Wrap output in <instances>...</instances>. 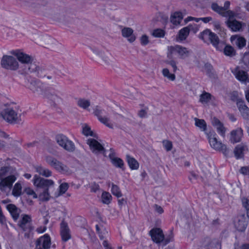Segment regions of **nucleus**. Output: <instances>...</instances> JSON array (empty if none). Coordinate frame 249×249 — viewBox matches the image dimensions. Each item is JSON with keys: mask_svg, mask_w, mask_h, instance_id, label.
Returning <instances> with one entry per match:
<instances>
[{"mask_svg": "<svg viewBox=\"0 0 249 249\" xmlns=\"http://www.w3.org/2000/svg\"><path fill=\"white\" fill-rule=\"evenodd\" d=\"M18 176L16 171L11 167H2L0 170V190L7 193V189H11Z\"/></svg>", "mask_w": 249, "mask_h": 249, "instance_id": "nucleus-1", "label": "nucleus"}, {"mask_svg": "<svg viewBox=\"0 0 249 249\" xmlns=\"http://www.w3.org/2000/svg\"><path fill=\"white\" fill-rule=\"evenodd\" d=\"M34 185L37 188L44 189L43 191L39 193L38 198L42 201H48L51 198L49 189L54 186V182L52 179H45L36 175L33 179Z\"/></svg>", "mask_w": 249, "mask_h": 249, "instance_id": "nucleus-2", "label": "nucleus"}, {"mask_svg": "<svg viewBox=\"0 0 249 249\" xmlns=\"http://www.w3.org/2000/svg\"><path fill=\"white\" fill-rule=\"evenodd\" d=\"M93 113L101 123L109 128H113L116 124L112 114L109 112L108 110L104 109L99 106L94 107Z\"/></svg>", "mask_w": 249, "mask_h": 249, "instance_id": "nucleus-3", "label": "nucleus"}, {"mask_svg": "<svg viewBox=\"0 0 249 249\" xmlns=\"http://www.w3.org/2000/svg\"><path fill=\"white\" fill-rule=\"evenodd\" d=\"M198 37L205 43H211L217 50L221 51V49L218 47L219 43L218 37L210 30L208 29L204 30L199 33Z\"/></svg>", "mask_w": 249, "mask_h": 249, "instance_id": "nucleus-4", "label": "nucleus"}, {"mask_svg": "<svg viewBox=\"0 0 249 249\" xmlns=\"http://www.w3.org/2000/svg\"><path fill=\"white\" fill-rule=\"evenodd\" d=\"M234 15L232 17H226L228 19L225 21V24L227 27L232 32H238L243 31L246 27L245 23L239 21L235 19V18H239V14L236 11H233Z\"/></svg>", "mask_w": 249, "mask_h": 249, "instance_id": "nucleus-5", "label": "nucleus"}, {"mask_svg": "<svg viewBox=\"0 0 249 249\" xmlns=\"http://www.w3.org/2000/svg\"><path fill=\"white\" fill-rule=\"evenodd\" d=\"M209 144L212 148L216 151H223L226 150V145L221 141L217 139L216 133L214 132L206 133Z\"/></svg>", "mask_w": 249, "mask_h": 249, "instance_id": "nucleus-6", "label": "nucleus"}, {"mask_svg": "<svg viewBox=\"0 0 249 249\" xmlns=\"http://www.w3.org/2000/svg\"><path fill=\"white\" fill-rule=\"evenodd\" d=\"M168 56L169 55L176 54L178 58L181 59H185L188 57L191 52L187 48L178 45L168 47Z\"/></svg>", "mask_w": 249, "mask_h": 249, "instance_id": "nucleus-7", "label": "nucleus"}, {"mask_svg": "<svg viewBox=\"0 0 249 249\" xmlns=\"http://www.w3.org/2000/svg\"><path fill=\"white\" fill-rule=\"evenodd\" d=\"M55 140L58 144L66 150L72 152L75 150V144L66 136L58 134L55 136Z\"/></svg>", "mask_w": 249, "mask_h": 249, "instance_id": "nucleus-8", "label": "nucleus"}, {"mask_svg": "<svg viewBox=\"0 0 249 249\" xmlns=\"http://www.w3.org/2000/svg\"><path fill=\"white\" fill-rule=\"evenodd\" d=\"M2 68L11 70H17L19 68V64L16 59L10 55H4L1 60Z\"/></svg>", "mask_w": 249, "mask_h": 249, "instance_id": "nucleus-9", "label": "nucleus"}, {"mask_svg": "<svg viewBox=\"0 0 249 249\" xmlns=\"http://www.w3.org/2000/svg\"><path fill=\"white\" fill-rule=\"evenodd\" d=\"M8 122L13 123L19 120V116L18 113L11 107L4 109L1 113L0 117Z\"/></svg>", "mask_w": 249, "mask_h": 249, "instance_id": "nucleus-10", "label": "nucleus"}, {"mask_svg": "<svg viewBox=\"0 0 249 249\" xmlns=\"http://www.w3.org/2000/svg\"><path fill=\"white\" fill-rule=\"evenodd\" d=\"M150 234L152 240L157 243L163 241L164 244L166 245L170 242L172 239V237H170L169 239L166 238L164 239L162 231L160 228L153 229L150 231Z\"/></svg>", "mask_w": 249, "mask_h": 249, "instance_id": "nucleus-11", "label": "nucleus"}, {"mask_svg": "<svg viewBox=\"0 0 249 249\" xmlns=\"http://www.w3.org/2000/svg\"><path fill=\"white\" fill-rule=\"evenodd\" d=\"M11 53L16 56L17 59L22 64H29L31 63L33 61L32 57L30 55L19 50L13 51Z\"/></svg>", "mask_w": 249, "mask_h": 249, "instance_id": "nucleus-12", "label": "nucleus"}, {"mask_svg": "<svg viewBox=\"0 0 249 249\" xmlns=\"http://www.w3.org/2000/svg\"><path fill=\"white\" fill-rule=\"evenodd\" d=\"M51 244V238L48 234L41 236L36 241V249H49Z\"/></svg>", "mask_w": 249, "mask_h": 249, "instance_id": "nucleus-13", "label": "nucleus"}, {"mask_svg": "<svg viewBox=\"0 0 249 249\" xmlns=\"http://www.w3.org/2000/svg\"><path fill=\"white\" fill-rule=\"evenodd\" d=\"M45 160L49 165L58 171H64L66 169V166L64 164L51 156H46Z\"/></svg>", "mask_w": 249, "mask_h": 249, "instance_id": "nucleus-14", "label": "nucleus"}, {"mask_svg": "<svg viewBox=\"0 0 249 249\" xmlns=\"http://www.w3.org/2000/svg\"><path fill=\"white\" fill-rule=\"evenodd\" d=\"M87 143L92 152L95 153H104L103 146L98 141L90 138L87 140Z\"/></svg>", "mask_w": 249, "mask_h": 249, "instance_id": "nucleus-15", "label": "nucleus"}, {"mask_svg": "<svg viewBox=\"0 0 249 249\" xmlns=\"http://www.w3.org/2000/svg\"><path fill=\"white\" fill-rule=\"evenodd\" d=\"M231 43L236 46L239 49H242L246 45V39L239 35H232L230 37Z\"/></svg>", "mask_w": 249, "mask_h": 249, "instance_id": "nucleus-16", "label": "nucleus"}, {"mask_svg": "<svg viewBox=\"0 0 249 249\" xmlns=\"http://www.w3.org/2000/svg\"><path fill=\"white\" fill-rule=\"evenodd\" d=\"M60 235L63 241H67L71 238V231L68 223L62 221L60 224Z\"/></svg>", "mask_w": 249, "mask_h": 249, "instance_id": "nucleus-17", "label": "nucleus"}, {"mask_svg": "<svg viewBox=\"0 0 249 249\" xmlns=\"http://www.w3.org/2000/svg\"><path fill=\"white\" fill-rule=\"evenodd\" d=\"M236 105L243 118L249 120V108L245 105V102L241 99H238Z\"/></svg>", "mask_w": 249, "mask_h": 249, "instance_id": "nucleus-18", "label": "nucleus"}, {"mask_svg": "<svg viewBox=\"0 0 249 249\" xmlns=\"http://www.w3.org/2000/svg\"><path fill=\"white\" fill-rule=\"evenodd\" d=\"M93 52L100 57L107 65H110L113 62L111 54L108 52L94 49Z\"/></svg>", "mask_w": 249, "mask_h": 249, "instance_id": "nucleus-19", "label": "nucleus"}, {"mask_svg": "<svg viewBox=\"0 0 249 249\" xmlns=\"http://www.w3.org/2000/svg\"><path fill=\"white\" fill-rule=\"evenodd\" d=\"M211 8L213 11L217 13L223 17H231L234 15L233 11L228 10L227 11H223L222 7L219 6L216 3H213L211 5Z\"/></svg>", "mask_w": 249, "mask_h": 249, "instance_id": "nucleus-20", "label": "nucleus"}, {"mask_svg": "<svg viewBox=\"0 0 249 249\" xmlns=\"http://www.w3.org/2000/svg\"><path fill=\"white\" fill-rule=\"evenodd\" d=\"M213 126L216 129L218 133L221 136L224 137L226 132V128L224 127L222 123L218 119L213 118L212 121Z\"/></svg>", "mask_w": 249, "mask_h": 249, "instance_id": "nucleus-21", "label": "nucleus"}, {"mask_svg": "<svg viewBox=\"0 0 249 249\" xmlns=\"http://www.w3.org/2000/svg\"><path fill=\"white\" fill-rule=\"evenodd\" d=\"M233 73L237 79L240 82L244 83H249V75L246 71L236 68Z\"/></svg>", "mask_w": 249, "mask_h": 249, "instance_id": "nucleus-22", "label": "nucleus"}, {"mask_svg": "<svg viewBox=\"0 0 249 249\" xmlns=\"http://www.w3.org/2000/svg\"><path fill=\"white\" fill-rule=\"evenodd\" d=\"M31 221V217L30 215L27 214L21 215V219L18 222V226L23 230L26 231L30 230V222Z\"/></svg>", "mask_w": 249, "mask_h": 249, "instance_id": "nucleus-23", "label": "nucleus"}, {"mask_svg": "<svg viewBox=\"0 0 249 249\" xmlns=\"http://www.w3.org/2000/svg\"><path fill=\"white\" fill-rule=\"evenodd\" d=\"M243 130L237 128L231 132L230 141L233 143L239 142L243 137Z\"/></svg>", "mask_w": 249, "mask_h": 249, "instance_id": "nucleus-24", "label": "nucleus"}, {"mask_svg": "<svg viewBox=\"0 0 249 249\" xmlns=\"http://www.w3.org/2000/svg\"><path fill=\"white\" fill-rule=\"evenodd\" d=\"M234 225L236 229L239 231H243L247 226V222L244 215L240 216L234 222Z\"/></svg>", "mask_w": 249, "mask_h": 249, "instance_id": "nucleus-25", "label": "nucleus"}, {"mask_svg": "<svg viewBox=\"0 0 249 249\" xmlns=\"http://www.w3.org/2000/svg\"><path fill=\"white\" fill-rule=\"evenodd\" d=\"M183 18V14L179 11L173 13L170 16L171 22L175 26L179 25Z\"/></svg>", "mask_w": 249, "mask_h": 249, "instance_id": "nucleus-26", "label": "nucleus"}, {"mask_svg": "<svg viewBox=\"0 0 249 249\" xmlns=\"http://www.w3.org/2000/svg\"><path fill=\"white\" fill-rule=\"evenodd\" d=\"M122 34L123 37L126 38L127 40L132 43L136 39V37L133 34V30L128 27L124 28L122 30Z\"/></svg>", "mask_w": 249, "mask_h": 249, "instance_id": "nucleus-27", "label": "nucleus"}, {"mask_svg": "<svg viewBox=\"0 0 249 249\" xmlns=\"http://www.w3.org/2000/svg\"><path fill=\"white\" fill-rule=\"evenodd\" d=\"M247 150V146L244 143H241L237 145L234 150V153L236 158L238 159L242 158L244 152Z\"/></svg>", "mask_w": 249, "mask_h": 249, "instance_id": "nucleus-28", "label": "nucleus"}, {"mask_svg": "<svg viewBox=\"0 0 249 249\" xmlns=\"http://www.w3.org/2000/svg\"><path fill=\"white\" fill-rule=\"evenodd\" d=\"M7 209L10 213L12 217L14 219V220H17L19 215L20 213V210L18 209L15 205L14 204H8L7 207Z\"/></svg>", "mask_w": 249, "mask_h": 249, "instance_id": "nucleus-29", "label": "nucleus"}, {"mask_svg": "<svg viewBox=\"0 0 249 249\" xmlns=\"http://www.w3.org/2000/svg\"><path fill=\"white\" fill-rule=\"evenodd\" d=\"M28 87L34 92L39 93L42 90V84L38 81H32L28 85Z\"/></svg>", "mask_w": 249, "mask_h": 249, "instance_id": "nucleus-30", "label": "nucleus"}, {"mask_svg": "<svg viewBox=\"0 0 249 249\" xmlns=\"http://www.w3.org/2000/svg\"><path fill=\"white\" fill-rule=\"evenodd\" d=\"M96 229L101 239H103L108 236V232L102 223L97 224Z\"/></svg>", "mask_w": 249, "mask_h": 249, "instance_id": "nucleus-31", "label": "nucleus"}, {"mask_svg": "<svg viewBox=\"0 0 249 249\" xmlns=\"http://www.w3.org/2000/svg\"><path fill=\"white\" fill-rule=\"evenodd\" d=\"M22 191V183L20 181H18L13 187L12 194L15 197H18L21 195Z\"/></svg>", "mask_w": 249, "mask_h": 249, "instance_id": "nucleus-32", "label": "nucleus"}, {"mask_svg": "<svg viewBox=\"0 0 249 249\" xmlns=\"http://www.w3.org/2000/svg\"><path fill=\"white\" fill-rule=\"evenodd\" d=\"M109 156L112 164L114 166L121 169L123 168L124 162L121 159L115 157L111 154H109Z\"/></svg>", "mask_w": 249, "mask_h": 249, "instance_id": "nucleus-33", "label": "nucleus"}, {"mask_svg": "<svg viewBox=\"0 0 249 249\" xmlns=\"http://www.w3.org/2000/svg\"><path fill=\"white\" fill-rule=\"evenodd\" d=\"M126 160L129 167L132 170H137L139 168V164L138 162L133 157L127 155Z\"/></svg>", "mask_w": 249, "mask_h": 249, "instance_id": "nucleus-34", "label": "nucleus"}, {"mask_svg": "<svg viewBox=\"0 0 249 249\" xmlns=\"http://www.w3.org/2000/svg\"><path fill=\"white\" fill-rule=\"evenodd\" d=\"M189 35L188 29L186 27L180 29L178 33L177 38L178 40L183 41L185 40Z\"/></svg>", "mask_w": 249, "mask_h": 249, "instance_id": "nucleus-35", "label": "nucleus"}, {"mask_svg": "<svg viewBox=\"0 0 249 249\" xmlns=\"http://www.w3.org/2000/svg\"><path fill=\"white\" fill-rule=\"evenodd\" d=\"M36 170L40 175L45 177H49L52 175V172L50 170L45 168H43L40 166L36 167Z\"/></svg>", "mask_w": 249, "mask_h": 249, "instance_id": "nucleus-36", "label": "nucleus"}, {"mask_svg": "<svg viewBox=\"0 0 249 249\" xmlns=\"http://www.w3.org/2000/svg\"><path fill=\"white\" fill-rule=\"evenodd\" d=\"M161 73L164 77L170 81H173L176 79L175 73L170 72L169 70L167 68H163L162 70Z\"/></svg>", "mask_w": 249, "mask_h": 249, "instance_id": "nucleus-37", "label": "nucleus"}, {"mask_svg": "<svg viewBox=\"0 0 249 249\" xmlns=\"http://www.w3.org/2000/svg\"><path fill=\"white\" fill-rule=\"evenodd\" d=\"M212 98V95L210 93L206 91H203L199 96V102L203 104H207Z\"/></svg>", "mask_w": 249, "mask_h": 249, "instance_id": "nucleus-38", "label": "nucleus"}, {"mask_svg": "<svg viewBox=\"0 0 249 249\" xmlns=\"http://www.w3.org/2000/svg\"><path fill=\"white\" fill-rule=\"evenodd\" d=\"M82 133L86 136H93L95 137L94 133L92 131L89 126L86 124H84L82 125Z\"/></svg>", "mask_w": 249, "mask_h": 249, "instance_id": "nucleus-39", "label": "nucleus"}, {"mask_svg": "<svg viewBox=\"0 0 249 249\" xmlns=\"http://www.w3.org/2000/svg\"><path fill=\"white\" fill-rule=\"evenodd\" d=\"M69 184L67 183L63 182L60 184L58 188V193L55 194V197H58L64 194L68 190Z\"/></svg>", "mask_w": 249, "mask_h": 249, "instance_id": "nucleus-40", "label": "nucleus"}, {"mask_svg": "<svg viewBox=\"0 0 249 249\" xmlns=\"http://www.w3.org/2000/svg\"><path fill=\"white\" fill-rule=\"evenodd\" d=\"M195 125L202 131H205L207 129V124L205 121L203 119H195Z\"/></svg>", "mask_w": 249, "mask_h": 249, "instance_id": "nucleus-41", "label": "nucleus"}, {"mask_svg": "<svg viewBox=\"0 0 249 249\" xmlns=\"http://www.w3.org/2000/svg\"><path fill=\"white\" fill-rule=\"evenodd\" d=\"M112 199V196L107 192H103L101 196V201L104 204H108Z\"/></svg>", "mask_w": 249, "mask_h": 249, "instance_id": "nucleus-42", "label": "nucleus"}, {"mask_svg": "<svg viewBox=\"0 0 249 249\" xmlns=\"http://www.w3.org/2000/svg\"><path fill=\"white\" fill-rule=\"evenodd\" d=\"M235 50L231 46L226 45L224 49V53L225 55L228 56H232L235 55Z\"/></svg>", "mask_w": 249, "mask_h": 249, "instance_id": "nucleus-43", "label": "nucleus"}, {"mask_svg": "<svg viewBox=\"0 0 249 249\" xmlns=\"http://www.w3.org/2000/svg\"><path fill=\"white\" fill-rule=\"evenodd\" d=\"M77 104L79 107L85 109H87L90 105V102L86 99H79Z\"/></svg>", "mask_w": 249, "mask_h": 249, "instance_id": "nucleus-44", "label": "nucleus"}, {"mask_svg": "<svg viewBox=\"0 0 249 249\" xmlns=\"http://www.w3.org/2000/svg\"><path fill=\"white\" fill-rule=\"evenodd\" d=\"M111 191L112 194L117 197H121L122 196L119 187L116 185L113 184L112 185Z\"/></svg>", "mask_w": 249, "mask_h": 249, "instance_id": "nucleus-45", "label": "nucleus"}, {"mask_svg": "<svg viewBox=\"0 0 249 249\" xmlns=\"http://www.w3.org/2000/svg\"><path fill=\"white\" fill-rule=\"evenodd\" d=\"M212 24H213V27L214 28V30L215 31H216L217 32H218L223 31V29L221 26L220 23L218 20L213 19Z\"/></svg>", "mask_w": 249, "mask_h": 249, "instance_id": "nucleus-46", "label": "nucleus"}, {"mask_svg": "<svg viewBox=\"0 0 249 249\" xmlns=\"http://www.w3.org/2000/svg\"><path fill=\"white\" fill-rule=\"evenodd\" d=\"M164 31L163 30L157 29L153 31L152 35L156 37H162L164 36Z\"/></svg>", "mask_w": 249, "mask_h": 249, "instance_id": "nucleus-47", "label": "nucleus"}, {"mask_svg": "<svg viewBox=\"0 0 249 249\" xmlns=\"http://www.w3.org/2000/svg\"><path fill=\"white\" fill-rule=\"evenodd\" d=\"M188 28L189 32H192L196 33L199 30V27L196 24H190L186 27Z\"/></svg>", "mask_w": 249, "mask_h": 249, "instance_id": "nucleus-48", "label": "nucleus"}, {"mask_svg": "<svg viewBox=\"0 0 249 249\" xmlns=\"http://www.w3.org/2000/svg\"><path fill=\"white\" fill-rule=\"evenodd\" d=\"M162 143L164 148L166 151H169L172 149L173 145L171 142L165 140L163 141Z\"/></svg>", "mask_w": 249, "mask_h": 249, "instance_id": "nucleus-49", "label": "nucleus"}, {"mask_svg": "<svg viewBox=\"0 0 249 249\" xmlns=\"http://www.w3.org/2000/svg\"><path fill=\"white\" fill-rule=\"evenodd\" d=\"M49 98L53 101L55 103H59L62 101L61 98L56 94H51L49 96Z\"/></svg>", "mask_w": 249, "mask_h": 249, "instance_id": "nucleus-50", "label": "nucleus"}, {"mask_svg": "<svg viewBox=\"0 0 249 249\" xmlns=\"http://www.w3.org/2000/svg\"><path fill=\"white\" fill-rule=\"evenodd\" d=\"M25 192L28 195L32 196L34 198H36L38 197L36 192L30 188H25Z\"/></svg>", "mask_w": 249, "mask_h": 249, "instance_id": "nucleus-51", "label": "nucleus"}, {"mask_svg": "<svg viewBox=\"0 0 249 249\" xmlns=\"http://www.w3.org/2000/svg\"><path fill=\"white\" fill-rule=\"evenodd\" d=\"M140 42L142 45H147L149 42L148 36L146 35H143L140 38Z\"/></svg>", "mask_w": 249, "mask_h": 249, "instance_id": "nucleus-52", "label": "nucleus"}, {"mask_svg": "<svg viewBox=\"0 0 249 249\" xmlns=\"http://www.w3.org/2000/svg\"><path fill=\"white\" fill-rule=\"evenodd\" d=\"M165 63L167 64L170 65L173 68L174 72H175L177 71L178 67L177 66V62L175 60H167L165 61Z\"/></svg>", "mask_w": 249, "mask_h": 249, "instance_id": "nucleus-53", "label": "nucleus"}, {"mask_svg": "<svg viewBox=\"0 0 249 249\" xmlns=\"http://www.w3.org/2000/svg\"><path fill=\"white\" fill-rule=\"evenodd\" d=\"M148 109L146 107H145L143 109H142L138 113L139 116L141 118L145 117L147 114Z\"/></svg>", "mask_w": 249, "mask_h": 249, "instance_id": "nucleus-54", "label": "nucleus"}, {"mask_svg": "<svg viewBox=\"0 0 249 249\" xmlns=\"http://www.w3.org/2000/svg\"><path fill=\"white\" fill-rule=\"evenodd\" d=\"M213 19L211 17L201 18V21L205 23H210L212 24Z\"/></svg>", "mask_w": 249, "mask_h": 249, "instance_id": "nucleus-55", "label": "nucleus"}, {"mask_svg": "<svg viewBox=\"0 0 249 249\" xmlns=\"http://www.w3.org/2000/svg\"><path fill=\"white\" fill-rule=\"evenodd\" d=\"M43 40L46 44H49L52 43L53 39L49 36H44L43 37Z\"/></svg>", "mask_w": 249, "mask_h": 249, "instance_id": "nucleus-56", "label": "nucleus"}, {"mask_svg": "<svg viewBox=\"0 0 249 249\" xmlns=\"http://www.w3.org/2000/svg\"><path fill=\"white\" fill-rule=\"evenodd\" d=\"M240 172L243 175H249V167H243L241 168Z\"/></svg>", "mask_w": 249, "mask_h": 249, "instance_id": "nucleus-57", "label": "nucleus"}, {"mask_svg": "<svg viewBox=\"0 0 249 249\" xmlns=\"http://www.w3.org/2000/svg\"><path fill=\"white\" fill-rule=\"evenodd\" d=\"M99 189V186L96 183H92L90 186L91 192H96Z\"/></svg>", "mask_w": 249, "mask_h": 249, "instance_id": "nucleus-58", "label": "nucleus"}, {"mask_svg": "<svg viewBox=\"0 0 249 249\" xmlns=\"http://www.w3.org/2000/svg\"><path fill=\"white\" fill-rule=\"evenodd\" d=\"M155 211L156 212L158 213L159 214H161L163 212V210L162 208L161 207L158 205H155L154 206Z\"/></svg>", "mask_w": 249, "mask_h": 249, "instance_id": "nucleus-59", "label": "nucleus"}, {"mask_svg": "<svg viewBox=\"0 0 249 249\" xmlns=\"http://www.w3.org/2000/svg\"><path fill=\"white\" fill-rule=\"evenodd\" d=\"M47 230L46 227L44 226H41L36 229V232L39 233H42L45 232Z\"/></svg>", "mask_w": 249, "mask_h": 249, "instance_id": "nucleus-60", "label": "nucleus"}, {"mask_svg": "<svg viewBox=\"0 0 249 249\" xmlns=\"http://www.w3.org/2000/svg\"><path fill=\"white\" fill-rule=\"evenodd\" d=\"M231 3L229 1H226L224 3V6L222 7L223 9V11H227L228 10H230L229 9L230 8Z\"/></svg>", "mask_w": 249, "mask_h": 249, "instance_id": "nucleus-61", "label": "nucleus"}, {"mask_svg": "<svg viewBox=\"0 0 249 249\" xmlns=\"http://www.w3.org/2000/svg\"><path fill=\"white\" fill-rule=\"evenodd\" d=\"M103 245L105 249H112L107 240H104L103 241Z\"/></svg>", "mask_w": 249, "mask_h": 249, "instance_id": "nucleus-62", "label": "nucleus"}, {"mask_svg": "<svg viewBox=\"0 0 249 249\" xmlns=\"http://www.w3.org/2000/svg\"><path fill=\"white\" fill-rule=\"evenodd\" d=\"M193 19H194V17H188L187 18H186L185 19H184V22L187 23V22L190 21H192V20H193Z\"/></svg>", "mask_w": 249, "mask_h": 249, "instance_id": "nucleus-63", "label": "nucleus"}, {"mask_svg": "<svg viewBox=\"0 0 249 249\" xmlns=\"http://www.w3.org/2000/svg\"><path fill=\"white\" fill-rule=\"evenodd\" d=\"M241 249H249V244H245L241 246Z\"/></svg>", "mask_w": 249, "mask_h": 249, "instance_id": "nucleus-64", "label": "nucleus"}]
</instances>
